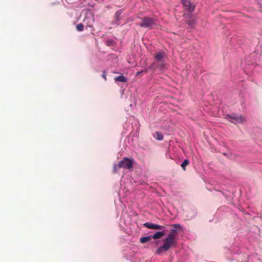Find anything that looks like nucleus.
<instances>
[{
  "mask_svg": "<svg viewBox=\"0 0 262 262\" xmlns=\"http://www.w3.org/2000/svg\"><path fill=\"white\" fill-rule=\"evenodd\" d=\"M176 243L177 241L175 238L167 235L165 239L163 245L159 247L156 251L157 254L161 255L163 252L167 251Z\"/></svg>",
  "mask_w": 262,
  "mask_h": 262,
  "instance_id": "nucleus-1",
  "label": "nucleus"
},
{
  "mask_svg": "<svg viewBox=\"0 0 262 262\" xmlns=\"http://www.w3.org/2000/svg\"><path fill=\"white\" fill-rule=\"evenodd\" d=\"M155 24V19L153 18L148 17H143L141 18L140 26L142 28L151 29Z\"/></svg>",
  "mask_w": 262,
  "mask_h": 262,
  "instance_id": "nucleus-2",
  "label": "nucleus"
},
{
  "mask_svg": "<svg viewBox=\"0 0 262 262\" xmlns=\"http://www.w3.org/2000/svg\"><path fill=\"white\" fill-rule=\"evenodd\" d=\"M225 118L230 121L231 123L234 124L242 123L245 121V118L242 116H237L235 115H226Z\"/></svg>",
  "mask_w": 262,
  "mask_h": 262,
  "instance_id": "nucleus-3",
  "label": "nucleus"
},
{
  "mask_svg": "<svg viewBox=\"0 0 262 262\" xmlns=\"http://www.w3.org/2000/svg\"><path fill=\"white\" fill-rule=\"evenodd\" d=\"M133 161L127 158H124L119 162V167L121 168L130 169L133 167Z\"/></svg>",
  "mask_w": 262,
  "mask_h": 262,
  "instance_id": "nucleus-4",
  "label": "nucleus"
},
{
  "mask_svg": "<svg viewBox=\"0 0 262 262\" xmlns=\"http://www.w3.org/2000/svg\"><path fill=\"white\" fill-rule=\"evenodd\" d=\"M145 227L148 229H154V230H162L164 227L158 224H153L150 222H146L143 224Z\"/></svg>",
  "mask_w": 262,
  "mask_h": 262,
  "instance_id": "nucleus-5",
  "label": "nucleus"
},
{
  "mask_svg": "<svg viewBox=\"0 0 262 262\" xmlns=\"http://www.w3.org/2000/svg\"><path fill=\"white\" fill-rule=\"evenodd\" d=\"M172 226L174 228L170 230L168 235L176 239V236L178 235L177 229L180 228L181 226L179 224H173Z\"/></svg>",
  "mask_w": 262,
  "mask_h": 262,
  "instance_id": "nucleus-6",
  "label": "nucleus"
},
{
  "mask_svg": "<svg viewBox=\"0 0 262 262\" xmlns=\"http://www.w3.org/2000/svg\"><path fill=\"white\" fill-rule=\"evenodd\" d=\"M151 67L154 69H158L162 71L166 68V63L164 60L162 62H159V63L153 62L151 65Z\"/></svg>",
  "mask_w": 262,
  "mask_h": 262,
  "instance_id": "nucleus-7",
  "label": "nucleus"
},
{
  "mask_svg": "<svg viewBox=\"0 0 262 262\" xmlns=\"http://www.w3.org/2000/svg\"><path fill=\"white\" fill-rule=\"evenodd\" d=\"M154 57L155 59L154 62L159 63V62H162L164 60V54L161 52L156 53L154 54Z\"/></svg>",
  "mask_w": 262,
  "mask_h": 262,
  "instance_id": "nucleus-8",
  "label": "nucleus"
},
{
  "mask_svg": "<svg viewBox=\"0 0 262 262\" xmlns=\"http://www.w3.org/2000/svg\"><path fill=\"white\" fill-rule=\"evenodd\" d=\"M183 6L185 9L190 12H192L195 8L194 5H193L189 1L186 2Z\"/></svg>",
  "mask_w": 262,
  "mask_h": 262,
  "instance_id": "nucleus-9",
  "label": "nucleus"
},
{
  "mask_svg": "<svg viewBox=\"0 0 262 262\" xmlns=\"http://www.w3.org/2000/svg\"><path fill=\"white\" fill-rule=\"evenodd\" d=\"M165 235V232L164 231H158L155 233L152 236L151 238H153L155 239H159L161 238Z\"/></svg>",
  "mask_w": 262,
  "mask_h": 262,
  "instance_id": "nucleus-10",
  "label": "nucleus"
},
{
  "mask_svg": "<svg viewBox=\"0 0 262 262\" xmlns=\"http://www.w3.org/2000/svg\"><path fill=\"white\" fill-rule=\"evenodd\" d=\"M116 81L122 82H126L127 81V78L124 76H120L117 77L115 79Z\"/></svg>",
  "mask_w": 262,
  "mask_h": 262,
  "instance_id": "nucleus-11",
  "label": "nucleus"
},
{
  "mask_svg": "<svg viewBox=\"0 0 262 262\" xmlns=\"http://www.w3.org/2000/svg\"><path fill=\"white\" fill-rule=\"evenodd\" d=\"M151 239V236L142 237L140 238V242L143 244L149 242Z\"/></svg>",
  "mask_w": 262,
  "mask_h": 262,
  "instance_id": "nucleus-12",
  "label": "nucleus"
},
{
  "mask_svg": "<svg viewBox=\"0 0 262 262\" xmlns=\"http://www.w3.org/2000/svg\"><path fill=\"white\" fill-rule=\"evenodd\" d=\"M154 137L158 140H162L163 139V135L159 132H156L155 133V135L154 136Z\"/></svg>",
  "mask_w": 262,
  "mask_h": 262,
  "instance_id": "nucleus-13",
  "label": "nucleus"
},
{
  "mask_svg": "<svg viewBox=\"0 0 262 262\" xmlns=\"http://www.w3.org/2000/svg\"><path fill=\"white\" fill-rule=\"evenodd\" d=\"M189 163V161L187 160V159H185L183 162L181 164V166L182 167L183 169L184 170H185L186 169H185V166H186L187 165H188Z\"/></svg>",
  "mask_w": 262,
  "mask_h": 262,
  "instance_id": "nucleus-14",
  "label": "nucleus"
},
{
  "mask_svg": "<svg viewBox=\"0 0 262 262\" xmlns=\"http://www.w3.org/2000/svg\"><path fill=\"white\" fill-rule=\"evenodd\" d=\"M76 30L78 31H82L84 30V26L82 24L80 23L76 26Z\"/></svg>",
  "mask_w": 262,
  "mask_h": 262,
  "instance_id": "nucleus-15",
  "label": "nucleus"
},
{
  "mask_svg": "<svg viewBox=\"0 0 262 262\" xmlns=\"http://www.w3.org/2000/svg\"><path fill=\"white\" fill-rule=\"evenodd\" d=\"M119 163L118 164H115L113 167V172L114 173H117L118 171V170L121 167H119Z\"/></svg>",
  "mask_w": 262,
  "mask_h": 262,
  "instance_id": "nucleus-16",
  "label": "nucleus"
},
{
  "mask_svg": "<svg viewBox=\"0 0 262 262\" xmlns=\"http://www.w3.org/2000/svg\"><path fill=\"white\" fill-rule=\"evenodd\" d=\"M102 77L104 79L105 81L107 80L106 76V72L103 71V74L102 75Z\"/></svg>",
  "mask_w": 262,
  "mask_h": 262,
  "instance_id": "nucleus-17",
  "label": "nucleus"
},
{
  "mask_svg": "<svg viewBox=\"0 0 262 262\" xmlns=\"http://www.w3.org/2000/svg\"><path fill=\"white\" fill-rule=\"evenodd\" d=\"M194 24V21L193 20H188V24L189 25H193Z\"/></svg>",
  "mask_w": 262,
  "mask_h": 262,
  "instance_id": "nucleus-18",
  "label": "nucleus"
},
{
  "mask_svg": "<svg viewBox=\"0 0 262 262\" xmlns=\"http://www.w3.org/2000/svg\"><path fill=\"white\" fill-rule=\"evenodd\" d=\"M182 1V3H183V4L184 5V3L186 2H188V0H181Z\"/></svg>",
  "mask_w": 262,
  "mask_h": 262,
  "instance_id": "nucleus-19",
  "label": "nucleus"
},
{
  "mask_svg": "<svg viewBox=\"0 0 262 262\" xmlns=\"http://www.w3.org/2000/svg\"><path fill=\"white\" fill-rule=\"evenodd\" d=\"M141 72H142V71H140V72H137V75H139Z\"/></svg>",
  "mask_w": 262,
  "mask_h": 262,
  "instance_id": "nucleus-20",
  "label": "nucleus"
},
{
  "mask_svg": "<svg viewBox=\"0 0 262 262\" xmlns=\"http://www.w3.org/2000/svg\"><path fill=\"white\" fill-rule=\"evenodd\" d=\"M89 27H92L93 26H91V25H89Z\"/></svg>",
  "mask_w": 262,
  "mask_h": 262,
  "instance_id": "nucleus-21",
  "label": "nucleus"
}]
</instances>
